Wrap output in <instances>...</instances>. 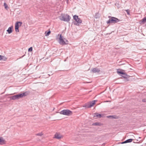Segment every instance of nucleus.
<instances>
[{
    "mask_svg": "<svg viewBox=\"0 0 146 146\" xmlns=\"http://www.w3.org/2000/svg\"><path fill=\"white\" fill-rule=\"evenodd\" d=\"M59 17L60 20L67 22L69 21L71 19L70 17L66 14H62Z\"/></svg>",
    "mask_w": 146,
    "mask_h": 146,
    "instance_id": "1",
    "label": "nucleus"
},
{
    "mask_svg": "<svg viewBox=\"0 0 146 146\" xmlns=\"http://www.w3.org/2000/svg\"><path fill=\"white\" fill-rule=\"evenodd\" d=\"M26 92H23L22 93L11 96L10 97V98L11 100H14L17 99H19L20 98H22L23 97L26 96L27 95V94H26Z\"/></svg>",
    "mask_w": 146,
    "mask_h": 146,
    "instance_id": "2",
    "label": "nucleus"
},
{
    "mask_svg": "<svg viewBox=\"0 0 146 146\" xmlns=\"http://www.w3.org/2000/svg\"><path fill=\"white\" fill-rule=\"evenodd\" d=\"M59 35V43L62 45H65L68 44V40L65 38H63V36L62 35Z\"/></svg>",
    "mask_w": 146,
    "mask_h": 146,
    "instance_id": "3",
    "label": "nucleus"
},
{
    "mask_svg": "<svg viewBox=\"0 0 146 146\" xmlns=\"http://www.w3.org/2000/svg\"><path fill=\"white\" fill-rule=\"evenodd\" d=\"M74 25L79 26L82 22V20L77 15H74Z\"/></svg>",
    "mask_w": 146,
    "mask_h": 146,
    "instance_id": "4",
    "label": "nucleus"
},
{
    "mask_svg": "<svg viewBox=\"0 0 146 146\" xmlns=\"http://www.w3.org/2000/svg\"><path fill=\"white\" fill-rule=\"evenodd\" d=\"M108 18H110V19L107 22V23L108 24L110 23H115L119 22L120 21V20L115 17H111L110 16H108Z\"/></svg>",
    "mask_w": 146,
    "mask_h": 146,
    "instance_id": "5",
    "label": "nucleus"
},
{
    "mask_svg": "<svg viewBox=\"0 0 146 146\" xmlns=\"http://www.w3.org/2000/svg\"><path fill=\"white\" fill-rule=\"evenodd\" d=\"M59 113L61 114L67 116H70L72 114V111L68 110H63Z\"/></svg>",
    "mask_w": 146,
    "mask_h": 146,
    "instance_id": "6",
    "label": "nucleus"
},
{
    "mask_svg": "<svg viewBox=\"0 0 146 146\" xmlns=\"http://www.w3.org/2000/svg\"><path fill=\"white\" fill-rule=\"evenodd\" d=\"M96 101L94 100L92 101L91 102H88L85 104V105L83 106V107L86 108H90L93 106L95 104V102Z\"/></svg>",
    "mask_w": 146,
    "mask_h": 146,
    "instance_id": "7",
    "label": "nucleus"
},
{
    "mask_svg": "<svg viewBox=\"0 0 146 146\" xmlns=\"http://www.w3.org/2000/svg\"><path fill=\"white\" fill-rule=\"evenodd\" d=\"M22 23V22H17L15 24V30L16 32H19V24H20V25L21 26Z\"/></svg>",
    "mask_w": 146,
    "mask_h": 146,
    "instance_id": "8",
    "label": "nucleus"
},
{
    "mask_svg": "<svg viewBox=\"0 0 146 146\" xmlns=\"http://www.w3.org/2000/svg\"><path fill=\"white\" fill-rule=\"evenodd\" d=\"M54 137L57 139H60L62 137V136L59 133H56L54 135Z\"/></svg>",
    "mask_w": 146,
    "mask_h": 146,
    "instance_id": "9",
    "label": "nucleus"
},
{
    "mask_svg": "<svg viewBox=\"0 0 146 146\" xmlns=\"http://www.w3.org/2000/svg\"><path fill=\"white\" fill-rule=\"evenodd\" d=\"M13 28V26H11L9 27L8 29L7 30V31L8 33L9 34H10L12 32V29Z\"/></svg>",
    "mask_w": 146,
    "mask_h": 146,
    "instance_id": "10",
    "label": "nucleus"
},
{
    "mask_svg": "<svg viewBox=\"0 0 146 146\" xmlns=\"http://www.w3.org/2000/svg\"><path fill=\"white\" fill-rule=\"evenodd\" d=\"M92 71L93 73L99 72L100 71V70L99 68H94L92 69Z\"/></svg>",
    "mask_w": 146,
    "mask_h": 146,
    "instance_id": "11",
    "label": "nucleus"
},
{
    "mask_svg": "<svg viewBox=\"0 0 146 146\" xmlns=\"http://www.w3.org/2000/svg\"><path fill=\"white\" fill-rule=\"evenodd\" d=\"M5 143V140L2 137H0V145L4 144Z\"/></svg>",
    "mask_w": 146,
    "mask_h": 146,
    "instance_id": "12",
    "label": "nucleus"
},
{
    "mask_svg": "<svg viewBox=\"0 0 146 146\" xmlns=\"http://www.w3.org/2000/svg\"><path fill=\"white\" fill-rule=\"evenodd\" d=\"M117 70V72L118 74H125V73L123 72L124 70Z\"/></svg>",
    "mask_w": 146,
    "mask_h": 146,
    "instance_id": "13",
    "label": "nucleus"
},
{
    "mask_svg": "<svg viewBox=\"0 0 146 146\" xmlns=\"http://www.w3.org/2000/svg\"><path fill=\"white\" fill-rule=\"evenodd\" d=\"M133 140V139H128L126 140L125 141L122 142V143H127L131 142Z\"/></svg>",
    "mask_w": 146,
    "mask_h": 146,
    "instance_id": "14",
    "label": "nucleus"
},
{
    "mask_svg": "<svg viewBox=\"0 0 146 146\" xmlns=\"http://www.w3.org/2000/svg\"><path fill=\"white\" fill-rule=\"evenodd\" d=\"M95 116H96V117L100 118L101 117V115L100 114H99L98 113H96L95 114Z\"/></svg>",
    "mask_w": 146,
    "mask_h": 146,
    "instance_id": "15",
    "label": "nucleus"
},
{
    "mask_svg": "<svg viewBox=\"0 0 146 146\" xmlns=\"http://www.w3.org/2000/svg\"><path fill=\"white\" fill-rule=\"evenodd\" d=\"M47 31H46L45 32V33L46 34H45V36H48L49 35L50 33V31H48V32L47 33Z\"/></svg>",
    "mask_w": 146,
    "mask_h": 146,
    "instance_id": "16",
    "label": "nucleus"
},
{
    "mask_svg": "<svg viewBox=\"0 0 146 146\" xmlns=\"http://www.w3.org/2000/svg\"><path fill=\"white\" fill-rule=\"evenodd\" d=\"M43 134L42 132H41L40 133H38L37 134H36V135L38 136H41L42 135H43Z\"/></svg>",
    "mask_w": 146,
    "mask_h": 146,
    "instance_id": "17",
    "label": "nucleus"
},
{
    "mask_svg": "<svg viewBox=\"0 0 146 146\" xmlns=\"http://www.w3.org/2000/svg\"><path fill=\"white\" fill-rule=\"evenodd\" d=\"M146 22V17L144 18L142 20V22L145 23Z\"/></svg>",
    "mask_w": 146,
    "mask_h": 146,
    "instance_id": "18",
    "label": "nucleus"
},
{
    "mask_svg": "<svg viewBox=\"0 0 146 146\" xmlns=\"http://www.w3.org/2000/svg\"><path fill=\"white\" fill-rule=\"evenodd\" d=\"M4 6L5 8L6 9H7V8H8L7 4L6 3H4Z\"/></svg>",
    "mask_w": 146,
    "mask_h": 146,
    "instance_id": "19",
    "label": "nucleus"
},
{
    "mask_svg": "<svg viewBox=\"0 0 146 146\" xmlns=\"http://www.w3.org/2000/svg\"><path fill=\"white\" fill-rule=\"evenodd\" d=\"M125 11L127 12V15H130V11L129 9L126 10Z\"/></svg>",
    "mask_w": 146,
    "mask_h": 146,
    "instance_id": "20",
    "label": "nucleus"
},
{
    "mask_svg": "<svg viewBox=\"0 0 146 146\" xmlns=\"http://www.w3.org/2000/svg\"><path fill=\"white\" fill-rule=\"evenodd\" d=\"M108 117L111 118H115V116L113 115L109 116H108Z\"/></svg>",
    "mask_w": 146,
    "mask_h": 146,
    "instance_id": "21",
    "label": "nucleus"
},
{
    "mask_svg": "<svg viewBox=\"0 0 146 146\" xmlns=\"http://www.w3.org/2000/svg\"><path fill=\"white\" fill-rule=\"evenodd\" d=\"M33 50V48L32 47H30V48H29L28 49V51L29 52L30 51H32Z\"/></svg>",
    "mask_w": 146,
    "mask_h": 146,
    "instance_id": "22",
    "label": "nucleus"
},
{
    "mask_svg": "<svg viewBox=\"0 0 146 146\" xmlns=\"http://www.w3.org/2000/svg\"><path fill=\"white\" fill-rule=\"evenodd\" d=\"M3 57H4V56L1 55H0V60H3Z\"/></svg>",
    "mask_w": 146,
    "mask_h": 146,
    "instance_id": "23",
    "label": "nucleus"
},
{
    "mask_svg": "<svg viewBox=\"0 0 146 146\" xmlns=\"http://www.w3.org/2000/svg\"><path fill=\"white\" fill-rule=\"evenodd\" d=\"M123 75L122 76L124 78H127V75L126 74V73H125V74H123Z\"/></svg>",
    "mask_w": 146,
    "mask_h": 146,
    "instance_id": "24",
    "label": "nucleus"
},
{
    "mask_svg": "<svg viewBox=\"0 0 146 146\" xmlns=\"http://www.w3.org/2000/svg\"><path fill=\"white\" fill-rule=\"evenodd\" d=\"M98 123H94V125H98Z\"/></svg>",
    "mask_w": 146,
    "mask_h": 146,
    "instance_id": "25",
    "label": "nucleus"
},
{
    "mask_svg": "<svg viewBox=\"0 0 146 146\" xmlns=\"http://www.w3.org/2000/svg\"><path fill=\"white\" fill-rule=\"evenodd\" d=\"M143 102H145V101L144 100H143Z\"/></svg>",
    "mask_w": 146,
    "mask_h": 146,
    "instance_id": "26",
    "label": "nucleus"
}]
</instances>
